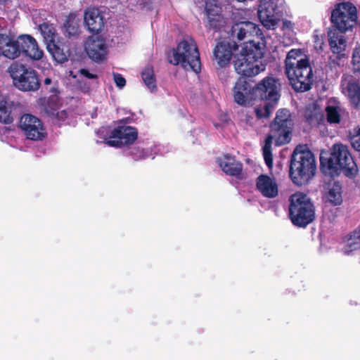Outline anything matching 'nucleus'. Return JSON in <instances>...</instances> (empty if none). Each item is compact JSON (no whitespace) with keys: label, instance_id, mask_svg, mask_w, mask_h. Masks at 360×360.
Segmentation results:
<instances>
[{"label":"nucleus","instance_id":"nucleus-20","mask_svg":"<svg viewBox=\"0 0 360 360\" xmlns=\"http://www.w3.org/2000/svg\"><path fill=\"white\" fill-rule=\"evenodd\" d=\"M84 23L89 32L98 33L104 27V16L99 9L89 8L84 13Z\"/></svg>","mask_w":360,"mask_h":360},{"label":"nucleus","instance_id":"nucleus-43","mask_svg":"<svg viewBox=\"0 0 360 360\" xmlns=\"http://www.w3.org/2000/svg\"><path fill=\"white\" fill-rule=\"evenodd\" d=\"M70 75L72 76L73 77H75V75H73L72 72H70Z\"/></svg>","mask_w":360,"mask_h":360},{"label":"nucleus","instance_id":"nucleus-11","mask_svg":"<svg viewBox=\"0 0 360 360\" xmlns=\"http://www.w3.org/2000/svg\"><path fill=\"white\" fill-rule=\"evenodd\" d=\"M284 0H259L258 16L262 25L268 30H275L281 18Z\"/></svg>","mask_w":360,"mask_h":360},{"label":"nucleus","instance_id":"nucleus-19","mask_svg":"<svg viewBox=\"0 0 360 360\" xmlns=\"http://www.w3.org/2000/svg\"><path fill=\"white\" fill-rule=\"evenodd\" d=\"M341 89L352 103L357 105L360 101V86L358 81L351 75H345L341 82Z\"/></svg>","mask_w":360,"mask_h":360},{"label":"nucleus","instance_id":"nucleus-29","mask_svg":"<svg viewBox=\"0 0 360 360\" xmlns=\"http://www.w3.org/2000/svg\"><path fill=\"white\" fill-rule=\"evenodd\" d=\"M12 121L11 103L4 98L0 99V122L8 124Z\"/></svg>","mask_w":360,"mask_h":360},{"label":"nucleus","instance_id":"nucleus-33","mask_svg":"<svg viewBox=\"0 0 360 360\" xmlns=\"http://www.w3.org/2000/svg\"><path fill=\"white\" fill-rule=\"evenodd\" d=\"M352 65L355 71H360V47L355 48L353 51Z\"/></svg>","mask_w":360,"mask_h":360},{"label":"nucleus","instance_id":"nucleus-2","mask_svg":"<svg viewBox=\"0 0 360 360\" xmlns=\"http://www.w3.org/2000/svg\"><path fill=\"white\" fill-rule=\"evenodd\" d=\"M285 73L293 89L306 91L313 82L312 68L308 57L300 49L290 50L286 56Z\"/></svg>","mask_w":360,"mask_h":360},{"label":"nucleus","instance_id":"nucleus-41","mask_svg":"<svg viewBox=\"0 0 360 360\" xmlns=\"http://www.w3.org/2000/svg\"><path fill=\"white\" fill-rule=\"evenodd\" d=\"M51 84V79L50 78H46L44 79V84L45 85H49Z\"/></svg>","mask_w":360,"mask_h":360},{"label":"nucleus","instance_id":"nucleus-6","mask_svg":"<svg viewBox=\"0 0 360 360\" xmlns=\"http://www.w3.org/2000/svg\"><path fill=\"white\" fill-rule=\"evenodd\" d=\"M290 117V114L288 110H279L276 113L274 122L271 125V134L266 139L265 144L263 147L264 158L269 168H271L273 166L271 151L272 141H275L276 145L281 146L288 143L290 140V133L292 124Z\"/></svg>","mask_w":360,"mask_h":360},{"label":"nucleus","instance_id":"nucleus-31","mask_svg":"<svg viewBox=\"0 0 360 360\" xmlns=\"http://www.w3.org/2000/svg\"><path fill=\"white\" fill-rule=\"evenodd\" d=\"M360 248V240L356 239L351 235H349L345 241L344 246L342 249L345 255H349L353 251Z\"/></svg>","mask_w":360,"mask_h":360},{"label":"nucleus","instance_id":"nucleus-25","mask_svg":"<svg viewBox=\"0 0 360 360\" xmlns=\"http://www.w3.org/2000/svg\"><path fill=\"white\" fill-rule=\"evenodd\" d=\"M327 121L330 124H338L344 115L340 103L335 98H330L326 107Z\"/></svg>","mask_w":360,"mask_h":360},{"label":"nucleus","instance_id":"nucleus-32","mask_svg":"<svg viewBox=\"0 0 360 360\" xmlns=\"http://www.w3.org/2000/svg\"><path fill=\"white\" fill-rule=\"evenodd\" d=\"M313 41L314 49L318 51H322L324 46V36L319 32L315 31L313 34Z\"/></svg>","mask_w":360,"mask_h":360},{"label":"nucleus","instance_id":"nucleus-3","mask_svg":"<svg viewBox=\"0 0 360 360\" xmlns=\"http://www.w3.org/2000/svg\"><path fill=\"white\" fill-rule=\"evenodd\" d=\"M22 53L34 60H39L44 56L36 39L30 35L22 34L17 39L0 34V56L9 59L18 58Z\"/></svg>","mask_w":360,"mask_h":360},{"label":"nucleus","instance_id":"nucleus-7","mask_svg":"<svg viewBox=\"0 0 360 360\" xmlns=\"http://www.w3.org/2000/svg\"><path fill=\"white\" fill-rule=\"evenodd\" d=\"M169 63L174 65H180L186 70L198 72L201 69L200 53L195 40L186 37L184 38L172 50L169 56Z\"/></svg>","mask_w":360,"mask_h":360},{"label":"nucleus","instance_id":"nucleus-22","mask_svg":"<svg viewBox=\"0 0 360 360\" xmlns=\"http://www.w3.org/2000/svg\"><path fill=\"white\" fill-rule=\"evenodd\" d=\"M343 33L335 30L328 32L330 49L333 54H336L339 58L344 56V52L347 46V39Z\"/></svg>","mask_w":360,"mask_h":360},{"label":"nucleus","instance_id":"nucleus-10","mask_svg":"<svg viewBox=\"0 0 360 360\" xmlns=\"http://www.w3.org/2000/svg\"><path fill=\"white\" fill-rule=\"evenodd\" d=\"M357 18L356 6L350 2H342L335 6L330 20L338 30L346 32L356 25Z\"/></svg>","mask_w":360,"mask_h":360},{"label":"nucleus","instance_id":"nucleus-5","mask_svg":"<svg viewBox=\"0 0 360 360\" xmlns=\"http://www.w3.org/2000/svg\"><path fill=\"white\" fill-rule=\"evenodd\" d=\"M316 165L313 153L305 146L295 149L290 164V176L299 186L307 184L314 176Z\"/></svg>","mask_w":360,"mask_h":360},{"label":"nucleus","instance_id":"nucleus-9","mask_svg":"<svg viewBox=\"0 0 360 360\" xmlns=\"http://www.w3.org/2000/svg\"><path fill=\"white\" fill-rule=\"evenodd\" d=\"M289 210L290 219L297 226H305L314 218V205L303 193L297 192L290 196Z\"/></svg>","mask_w":360,"mask_h":360},{"label":"nucleus","instance_id":"nucleus-40","mask_svg":"<svg viewBox=\"0 0 360 360\" xmlns=\"http://www.w3.org/2000/svg\"><path fill=\"white\" fill-rule=\"evenodd\" d=\"M349 235L360 240V224L356 228V229L351 233Z\"/></svg>","mask_w":360,"mask_h":360},{"label":"nucleus","instance_id":"nucleus-39","mask_svg":"<svg viewBox=\"0 0 360 360\" xmlns=\"http://www.w3.org/2000/svg\"><path fill=\"white\" fill-rule=\"evenodd\" d=\"M79 72H80V74L84 76L85 77H86L88 79H96V78H97L96 75H94V74H92V73L89 72L86 69H81L79 70Z\"/></svg>","mask_w":360,"mask_h":360},{"label":"nucleus","instance_id":"nucleus-8","mask_svg":"<svg viewBox=\"0 0 360 360\" xmlns=\"http://www.w3.org/2000/svg\"><path fill=\"white\" fill-rule=\"evenodd\" d=\"M281 84L273 77H266L255 87L257 97L265 100L264 104L257 107L255 112L258 118L269 117L280 97Z\"/></svg>","mask_w":360,"mask_h":360},{"label":"nucleus","instance_id":"nucleus-42","mask_svg":"<svg viewBox=\"0 0 360 360\" xmlns=\"http://www.w3.org/2000/svg\"><path fill=\"white\" fill-rule=\"evenodd\" d=\"M8 0H0V5L6 3Z\"/></svg>","mask_w":360,"mask_h":360},{"label":"nucleus","instance_id":"nucleus-28","mask_svg":"<svg viewBox=\"0 0 360 360\" xmlns=\"http://www.w3.org/2000/svg\"><path fill=\"white\" fill-rule=\"evenodd\" d=\"M141 77L143 83L151 92L156 91V79L152 66L147 65L145 67L141 72Z\"/></svg>","mask_w":360,"mask_h":360},{"label":"nucleus","instance_id":"nucleus-21","mask_svg":"<svg viewBox=\"0 0 360 360\" xmlns=\"http://www.w3.org/2000/svg\"><path fill=\"white\" fill-rule=\"evenodd\" d=\"M323 199L325 202L333 206L340 205L343 202L342 187L340 183H328L324 188Z\"/></svg>","mask_w":360,"mask_h":360},{"label":"nucleus","instance_id":"nucleus-12","mask_svg":"<svg viewBox=\"0 0 360 360\" xmlns=\"http://www.w3.org/2000/svg\"><path fill=\"white\" fill-rule=\"evenodd\" d=\"M11 75L16 87L22 91H36L40 83L34 70L22 65L11 66Z\"/></svg>","mask_w":360,"mask_h":360},{"label":"nucleus","instance_id":"nucleus-13","mask_svg":"<svg viewBox=\"0 0 360 360\" xmlns=\"http://www.w3.org/2000/svg\"><path fill=\"white\" fill-rule=\"evenodd\" d=\"M84 47L86 53L94 62L102 63L108 58L109 46L106 39L101 35L89 37Z\"/></svg>","mask_w":360,"mask_h":360},{"label":"nucleus","instance_id":"nucleus-26","mask_svg":"<svg viewBox=\"0 0 360 360\" xmlns=\"http://www.w3.org/2000/svg\"><path fill=\"white\" fill-rule=\"evenodd\" d=\"M80 19L75 13L67 16L63 25V32L69 37L76 36L79 33Z\"/></svg>","mask_w":360,"mask_h":360},{"label":"nucleus","instance_id":"nucleus-1","mask_svg":"<svg viewBox=\"0 0 360 360\" xmlns=\"http://www.w3.org/2000/svg\"><path fill=\"white\" fill-rule=\"evenodd\" d=\"M266 43L261 39L259 41H248L243 44L239 53L235 42L221 41L213 51L214 60L220 67H226L234 57L233 65L238 74L245 77H253L263 72L266 64L262 58L264 56Z\"/></svg>","mask_w":360,"mask_h":360},{"label":"nucleus","instance_id":"nucleus-23","mask_svg":"<svg viewBox=\"0 0 360 360\" xmlns=\"http://www.w3.org/2000/svg\"><path fill=\"white\" fill-rule=\"evenodd\" d=\"M205 12L207 19V26L216 28L220 25L221 7L217 0H206Z\"/></svg>","mask_w":360,"mask_h":360},{"label":"nucleus","instance_id":"nucleus-36","mask_svg":"<svg viewBox=\"0 0 360 360\" xmlns=\"http://www.w3.org/2000/svg\"><path fill=\"white\" fill-rule=\"evenodd\" d=\"M295 28V25L292 21L283 19L282 21V30L285 32H294Z\"/></svg>","mask_w":360,"mask_h":360},{"label":"nucleus","instance_id":"nucleus-38","mask_svg":"<svg viewBox=\"0 0 360 360\" xmlns=\"http://www.w3.org/2000/svg\"><path fill=\"white\" fill-rule=\"evenodd\" d=\"M52 114L56 115V118L60 121H65L68 119V112L65 110L58 111L56 114L53 112Z\"/></svg>","mask_w":360,"mask_h":360},{"label":"nucleus","instance_id":"nucleus-4","mask_svg":"<svg viewBox=\"0 0 360 360\" xmlns=\"http://www.w3.org/2000/svg\"><path fill=\"white\" fill-rule=\"evenodd\" d=\"M321 168L323 172L330 176H334L342 170L349 177H354L358 172L356 163L348 150L347 146L337 143L333 147L330 157L326 153H321L320 155Z\"/></svg>","mask_w":360,"mask_h":360},{"label":"nucleus","instance_id":"nucleus-17","mask_svg":"<svg viewBox=\"0 0 360 360\" xmlns=\"http://www.w3.org/2000/svg\"><path fill=\"white\" fill-rule=\"evenodd\" d=\"M231 36L233 39L236 38L240 41L249 36H256L258 38L257 41L254 40L256 42L261 41V39L265 41L259 27L250 21H242L234 24L231 29Z\"/></svg>","mask_w":360,"mask_h":360},{"label":"nucleus","instance_id":"nucleus-16","mask_svg":"<svg viewBox=\"0 0 360 360\" xmlns=\"http://www.w3.org/2000/svg\"><path fill=\"white\" fill-rule=\"evenodd\" d=\"M255 87L243 79H238L233 87V98L236 103L240 105H250L256 99Z\"/></svg>","mask_w":360,"mask_h":360},{"label":"nucleus","instance_id":"nucleus-37","mask_svg":"<svg viewBox=\"0 0 360 360\" xmlns=\"http://www.w3.org/2000/svg\"><path fill=\"white\" fill-rule=\"evenodd\" d=\"M113 80L119 89H122L126 85V79L120 74L114 73Z\"/></svg>","mask_w":360,"mask_h":360},{"label":"nucleus","instance_id":"nucleus-18","mask_svg":"<svg viewBox=\"0 0 360 360\" xmlns=\"http://www.w3.org/2000/svg\"><path fill=\"white\" fill-rule=\"evenodd\" d=\"M256 186L264 197L274 198L278 195V184L274 176L259 175L257 179Z\"/></svg>","mask_w":360,"mask_h":360},{"label":"nucleus","instance_id":"nucleus-24","mask_svg":"<svg viewBox=\"0 0 360 360\" xmlns=\"http://www.w3.org/2000/svg\"><path fill=\"white\" fill-rule=\"evenodd\" d=\"M218 164L222 171L231 176H237L242 171V165L236 161L234 157L224 155L217 160Z\"/></svg>","mask_w":360,"mask_h":360},{"label":"nucleus","instance_id":"nucleus-34","mask_svg":"<svg viewBox=\"0 0 360 360\" xmlns=\"http://www.w3.org/2000/svg\"><path fill=\"white\" fill-rule=\"evenodd\" d=\"M351 143L354 149L360 151V127L354 130V134L351 136Z\"/></svg>","mask_w":360,"mask_h":360},{"label":"nucleus","instance_id":"nucleus-14","mask_svg":"<svg viewBox=\"0 0 360 360\" xmlns=\"http://www.w3.org/2000/svg\"><path fill=\"white\" fill-rule=\"evenodd\" d=\"M137 131L129 126H119L115 128L105 143L112 147H120L133 143L137 139Z\"/></svg>","mask_w":360,"mask_h":360},{"label":"nucleus","instance_id":"nucleus-30","mask_svg":"<svg viewBox=\"0 0 360 360\" xmlns=\"http://www.w3.org/2000/svg\"><path fill=\"white\" fill-rule=\"evenodd\" d=\"M46 48L56 62L63 63L67 60L66 54L56 45V43L50 44Z\"/></svg>","mask_w":360,"mask_h":360},{"label":"nucleus","instance_id":"nucleus-35","mask_svg":"<svg viewBox=\"0 0 360 360\" xmlns=\"http://www.w3.org/2000/svg\"><path fill=\"white\" fill-rule=\"evenodd\" d=\"M314 112L312 115H307L308 120L311 124L319 123L323 119V115L321 113L319 109L313 106Z\"/></svg>","mask_w":360,"mask_h":360},{"label":"nucleus","instance_id":"nucleus-15","mask_svg":"<svg viewBox=\"0 0 360 360\" xmlns=\"http://www.w3.org/2000/svg\"><path fill=\"white\" fill-rule=\"evenodd\" d=\"M20 127L29 139L41 140L45 136L46 133L41 122L33 115H24L22 116Z\"/></svg>","mask_w":360,"mask_h":360},{"label":"nucleus","instance_id":"nucleus-27","mask_svg":"<svg viewBox=\"0 0 360 360\" xmlns=\"http://www.w3.org/2000/svg\"><path fill=\"white\" fill-rule=\"evenodd\" d=\"M39 29L46 44V46L50 45V44L56 43L58 34L53 25L44 22L39 25Z\"/></svg>","mask_w":360,"mask_h":360}]
</instances>
